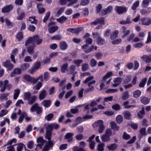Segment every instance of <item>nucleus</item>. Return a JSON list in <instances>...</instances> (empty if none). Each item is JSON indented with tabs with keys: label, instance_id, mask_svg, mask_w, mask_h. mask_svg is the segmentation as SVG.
I'll list each match as a JSON object with an SVG mask.
<instances>
[{
	"label": "nucleus",
	"instance_id": "nucleus-14",
	"mask_svg": "<svg viewBox=\"0 0 151 151\" xmlns=\"http://www.w3.org/2000/svg\"><path fill=\"white\" fill-rule=\"evenodd\" d=\"M140 101L145 105L147 104L150 102V99L145 96H142L140 98Z\"/></svg>",
	"mask_w": 151,
	"mask_h": 151
},
{
	"label": "nucleus",
	"instance_id": "nucleus-9",
	"mask_svg": "<svg viewBox=\"0 0 151 151\" xmlns=\"http://www.w3.org/2000/svg\"><path fill=\"white\" fill-rule=\"evenodd\" d=\"M93 42V39L91 38H88L86 40V44L82 46V49L85 50L88 47V45H91Z\"/></svg>",
	"mask_w": 151,
	"mask_h": 151
},
{
	"label": "nucleus",
	"instance_id": "nucleus-42",
	"mask_svg": "<svg viewBox=\"0 0 151 151\" xmlns=\"http://www.w3.org/2000/svg\"><path fill=\"white\" fill-rule=\"evenodd\" d=\"M145 114V111L144 109L142 108L141 110L139 111L138 113L137 116L140 119H142L143 116Z\"/></svg>",
	"mask_w": 151,
	"mask_h": 151
},
{
	"label": "nucleus",
	"instance_id": "nucleus-50",
	"mask_svg": "<svg viewBox=\"0 0 151 151\" xmlns=\"http://www.w3.org/2000/svg\"><path fill=\"white\" fill-rule=\"evenodd\" d=\"M130 136L129 134H127L126 132H124L123 133L122 135V138L123 139L125 140H127L130 139Z\"/></svg>",
	"mask_w": 151,
	"mask_h": 151
},
{
	"label": "nucleus",
	"instance_id": "nucleus-7",
	"mask_svg": "<svg viewBox=\"0 0 151 151\" xmlns=\"http://www.w3.org/2000/svg\"><path fill=\"white\" fill-rule=\"evenodd\" d=\"M112 10V7L111 6H109L107 7L106 8L103 9L101 12V15L103 16L106 15L107 14L111 13Z\"/></svg>",
	"mask_w": 151,
	"mask_h": 151
},
{
	"label": "nucleus",
	"instance_id": "nucleus-33",
	"mask_svg": "<svg viewBox=\"0 0 151 151\" xmlns=\"http://www.w3.org/2000/svg\"><path fill=\"white\" fill-rule=\"evenodd\" d=\"M101 140L104 142H108L110 140V137L109 136L105 135L103 134L101 137Z\"/></svg>",
	"mask_w": 151,
	"mask_h": 151
},
{
	"label": "nucleus",
	"instance_id": "nucleus-64",
	"mask_svg": "<svg viewBox=\"0 0 151 151\" xmlns=\"http://www.w3.org/2000/svg\"><path fill=\"white\" fill-rule=\"evenodd\" d=\"M41 65V62L39 61H37L35 63L34 67L37 70L39 69Z\"/></svg>",
	"mask_w": 151,
	"mask_h": 151
},
{
	"label": "nucleus",
	"instance_id": "nucleus-59",
	"mask_svg": "<svg viewBox=\"0 0 151 151\" xmlns=\"http://www.w3.org/2000/svg\"><path fill=\"white\" fill-rule=\"evenodd\" d=\"M65 8L64 7H62L58 10L56 14L57 17H58L61 15L62 13L63 12Z\"/></svg>",
	"mask_w": 151,
	"mask_h": 151
},
{
	"label": "nucleus",
	"instance_id": "nucleus-8",
	"mask_svg": "<svg viewBox=\"0 0 151 151\" xmlns=\"http://www.w3.org/2000/svg\"><path fill=\"white\" fill-rule=\"evenodd\" d=\"M13 6L11 4L7 5L2 9L1 12L3 13H6L11 11L13 8Z\"/></svg>",
	"mask_w": 151,
	"mask_h": 151
},
{
	"label": "nucleus",
	"instance_id": "nucleus-40",
	"mask_svg": "<svg viewBox=\"0 0 151 151\" xmlns=\"http://www.w3.org/2000/svg\"><path fill=\"white\" fill-rule=\"evenodd\" d=\"M31 93L30 92H25L24 93V100L29 101L31 97Z\"/></svg>",
	"mask_w": 151,
	"mask_h": 151
},
{
	"label": "nucleus",
	"instance_id": "nucleus-39",
	"mask_svg": "<svg viewBox=\"0 0 151 151\" xmlns=\"http://www.w3.org/2000/svg\"><path fill=\"white\" fill-rule=\"evenodd\" d=\"M29 21L30 22L31 24H35L36 25L37 24L38 21L36 19V17L35 16L29 17Z\"/></svg>",
	"mask_w": 151,
	"mask_h": 151
},
{
	"label": "nucleus",
	"instance_id": "nucleus-11",
	"mask_svg": "<svg viewBox=\"0 0 151 151\" xmlns=\"http://www.w3.org/2000/svg\"><path fill=\"white\" fill-rule=\"evenodd\" d=\"M141 21L143 25L148 26L150 24L151 19L149 17L143 18L141 19Z\"/></svg>",
	"mask_w": 151,
	"mask_h": 151
},
{
	"label": "nucleus",
	"instance_id": "nucleus-51",
	"mask_svg": "<svg viewBox=\"0 0 151 151\" xmlns=\"http://www.w3.org/2000/svg\"><path fill=\"white\" fill-rule=\"evenodd\" d=\"M139 5V1L137 0L133 3L131 7L132 9L133 10H136Z\"/></svg>",
	"mask_w": 151,
	"mask_h": 151
},
{
	"label": "nucleus",
	"instance_id": "nucleus-2",
	"mask_svg": "<svg viewBox=\"0 0 151 151\" xmlns=\"http://www.w3.org/2000/svg\"><path fill=\"white\" fill-rule=\"evenodd\" d=\"M42 108L38 106L37 103H35L30 108V111L31 112L36 111L37 114H40L42 111Z\"/></svg>",
	"mask_w": 151,
	"mask_h": 151
},
{
	"label": "nucleus",
	"instance_id": "nucleus-43",
	"mask_svg": "<svg viewBox=\"0 0 151 151\" xmlns=\"http://www.w3.org/2000/svg\"><path fill=\"white\" fill-rule=\"evenodd\" d=\"M105 144L103 143H101L98 144L97 149L98 151H103L104 150V147Z\"/></svg>",
	"mask_w": 151,
	"mask_h": 151
},
{
	"label": "nucleus",
	"instance_id": "nucleus-63",
	"mask_svg": "<svg viewBox=\"0 0 151 151\" xmlns=\"http://www.w3.org/2000/svg\"><path fill=\"white\" fill-rule=\"evenodd\" d=\"M89 68V65L88 64H83L82 65V70L83 71L87 70Z\"/></svg>",
	"mask_w": 151,
	"mask_h": 151
},
{
	"label": "nucleus",
	"instance_id": "nucleus-21",
	"mask_svg": "<svg viewBox=\"0 0 151 151\" xmlns=\"http://www.w3.org/2000/svg\"><path fill=\"white\" fill-rule=\"evenodd\" d=\"M111 125V128L114 131H118L119 130V127L116 125V124L114 122L111 121L110 123Z\"/></svg>",
	"mask_w": 151,
	"mask_h": 151
},
{
	"label": "nucleus",
	"instance_id": "nucleus-17",
	"mask_svg": "<svg viewBox=\"0 0 151 151\" xmlns=\"http://www.w3.org/2000/svg\"><path fill=\"white\" fill-rule=\"evenodd\" d=\"M41 104L45 107L47 108L51 106V101L50 100H44L42 102Z\"/></svg>",
	"mask_w": 151,
	"mask_h": 151
},
{
	"label": "nucleus",
	"instance_id": "nucleus-29",
	"mask_svg": "<svg viewBox=\"0 0 151 151\" xmlns=\"http://www.w3.org/2000/svg\"><path fill=\"white\" fill-rule=\"evenodd\" d=\"M94 125L96 127H99L100 126L104 125V122L102 120H98L92 124V126L93 127Z\"/></svg>",
	"mask_w": 151,
	"mask_h": 151
},
{
	"label": "nucleus",
	"instance_id": "nucleus-47",
	"mask_svg": "<svg viewBox=\"0 0 151 151\" xmlns=\"http://www.w3.org/2000/svg\"><path fill=\"white\" fill-rule=\"evenodd\" d=\"M116 122L120 124L123 122V118L121 115H118L116 117Z\"/></svg>",
	"mask_w": 151,
	"mask_h": 151
},
{
	"label": "nucleus",
	"instance_id": "nucleus-55",
	"mask_svg": "<svg viewBox=\"0 0 151 151\" xmlns=\"http://www.w3.org/2000/svg\"><path fill=\"white\" fill-rule=\"evenodd\" d=\"M52 124L48 125L46 127V132H52L53 130V127Z\"/></svg>",
	"mask_w": 151,
	"mask_h": 151
},
{
	"label": "nucleus",
	"instance_id": "nucleus-6",
	"mask_svg": "<svg viewBox=\"0 0 151 151\" xmlns=\"http://www.w3.org/2000/svg\"><path fill=\"white\" fill-rule=\"evenodd\" d=\"M2 65L4 67L7 68L8 70H12L14 67L13 64L11 63L10 60H6L3 63Z\"/></svg>",
	"mask_w": 151,
	"mask_h": 151
},
{
	"label": "nucleus",
	"instance_id": "nucleus-46",
	"mask_svg": "<svg viewBox=\"0 0 151 151\" xmlns=\"http://www.w3.org/2000/svg\"><path fill=\"white\" fill-rule=\"evenodd\" d=\"M94 48L95 50H96L97 49V46H96L95 47H94V45H91V47L89 48L87 50H84V51L86 53H88L90 52L91 51H92Z\"/></svg>",
	"mask_w": 151,
	"mask_h": 151
},
{
	"label": "nucleus",
	"instance_id": "nucleus-31",
	"mask_svg": "<svg viewBox=\"0 0 151 151\" xmlns=\"http://www.w3.org/2000/svg\"><path fill=\"white\" fill-rule=\"evenodd\" d=\"M68 19V18L62 16L59 18L57 19V21L61 24H63Z\"/></svg>",
	"mask_w": 151,
	"mask_h": 151
},
{
	"label": "nucleus",
	"instance_id": "nucleus-57",
	"mask_svg": "<svg viewBox=\"0 0 151 151\" xmlns=\"http://www.w3.org/2000/svg\"><path fill=\"white\" fill-rule=\"evenodd\" d=\"M98 24H100L101 25H104V17H102L97 18V19Z\"/></svg>",
	"mask_w": 151,
	"mask_h": 151
},
{
	"label": "nucleus",
	"instance_id": "nucleus-13",
	"mask_svg": "<svg viewBox=\"0 0 151 151\" xmlns=\"http://www.w3.org/2000/svg\"><path fill=\"white\" fill-rule=\"evenodd\" d=\"M33 37V42H36L37 45H40L42 43V40L39 38V36L38 35H34Z\"/></svg>",
	"mask_w": 151,
	"mask_h": 151
},
{
	"label": "nucleus",
	"instance_id": "nucleus-62",
	"mask_svg": "<svg viewBox=\"0 0 151 151\" xmlns=\"http://www.w3.org/2000/svg\"><path fill=\"white\" fill-rule=\"evenodd\" d=\"M82 60L78 59L75 60L73 61V63L75 65H76V66L78 67L80 66V64L83 62Z\"/></svg>",
	"mask_w": 151,
	"mask_h": 151
},
{
	"label": "nucleus",
	"instance_id": "nucleus-49",
	"mask_svg": "<svg viewBox=\"0 0 151 151\" xmlns=\"http://www.w3.org/2000/svg\"><path fill=\"white\" fill-rule=\"evenodd\" d=\"M50 14V12L49 11L47 12L45 14V15L44 18L43 20V22L44 23H46V21L48 20Z\"/></svg>",
	"mask_w": 151,
	"mask_h": 151
},
{
	"label": "nucleus",
	"instance_id": "nucleus-20",
	"mask_svg": "<svg viewBox=\"0 0 151 151\" xmlns=\"http://www.w3.org/2000/svg\"><path fill=\"white\" fill-rule=\"evenodd\" d=\"M59 46L60 49L63 50H66L68 47L67 44L65 41L60 42V43Z\"/></svg>",
	"mask_w": 151,
	"mask_h": 151
},
{
	"label": "nucleus",
	"instance_id": "nucleus-25",
	"mask_svg": "<svg viewBox=\"0 0 151 151\" xmlns=\"http://www.w3.org/2000/svg\"><path fill=\"white\" fill-rule=\"evenodd\" d=\"M123 115L125 119L128 120L131 119V115L129 111H124L123 112Z\"/></svg>",
	"mask_w": 151,
	"mask_h": 151
},
{
	"label": "nucleus",
	"instance_id": "nucleus-4",
	"mask_svg": "<svg viewBox=\"0 0 151 151\" xmlns=\"http://www.w3.org/2000/svg\"><path fill=\"white\" fill-rule=\"evenodd\" d=\"M79 146L82 147L79 148L78 146H74L73 147V150L74 151H86L83 148L86 146V144L84 141L81 142L79 143Z\"/></svg>",
	"mask_w": 151,
	"mask_h": 151
},
{
	"label": "nucleus",
	"instance_id": "nucleus-15",
	"mask_svg": "<svg viewBox=\"0 0 151 151\" xmlns=\"http://www.w3.org/2000/svg\"><path fill=\"white\" fill-rule=\"evenodd\" d=\"M118 147V145L116 143H112L107 145V147L109 151H114Z\"/></svg>",
	"mask_w": 151,
	"mask_h": 151
},
{
	"label": "nucleus",
	"instance_id": "nucleus-45",
	"mask_svg": "<svg viewBox=\"0 0 151 151\" xmlns=\"http://www.w3.org/2000/svg\"><path fill=\"white\" fill-rule=\"evenodd\" d=\"M32 42H33V37H30L26 40L25 45V46H27L28 45L32 43Z\"/></svg>",
	"mask_w": 151,
	"mask_h": 151
},
{
	"label": "nucleus",
	"instance_id": "nucleus-5",
	"mask_svg": "<svg viewBox=\"0 0 151 151\" xmlns=\"http://www.w3.org/2000/svg\"><path fill=\"white\" fill-rule=\"evenodd\" d=\"M140 58L142 63L144 62L146 63H148L151 62V55H144Z\"/></svg>",
	"mask_w": 151,
	"mask_h": 151
},
{
	"label": "nucleus",
	"instance_id": "nucleus-52",
	"mask_svg": "<svg viewBox=\"0 0 151 151\" xmlns=\"http://www.w3.org/2000/svg\"><path fill=\"white\" fill-rule=\"evenodd\" d=\"M54 115L52 113H50L47 115L45 117V119L48 121H50L53 118Z\"/></svg>",
	"mask_w": 151,
	"mask_h": 151
},
{
	"label": "nucleus",
	"instance_id": "nucleus-24",
	"mask_svg": "<svg viewBox=\"0 0 151 151\" xmlns=\"http://www.w3.org/2000/svg\"><path fill=\"white\" fill-rule=\"evenodd\" d=\"M35 46V44L31 45L29 46L27 48V51L29 54L32 55L34 52V48Z\"/></svg>",
	"mask_w": 151,
	"mask_h": 151
},
{
	"label": "nucleus",
	"instance_id": "nucleus-54",
	"mask_svg": "<svg viewBox=\"0 0 151 151\" xmlns=\"http://www.w3.org/2000/svg\"><path fill=\"white\" fill-rule=\"evenodd\" d=\"M36 99V96L34 95L31 97V100L28 101V104L29 105H32L35 102Z\"/></svg>",
	"mask_w": 151,
	"mask_h": 151
},
{
	"label": "nucleus",
	"instance_id": "nucleus-30",
	"mask_svg": "<svg viewBox=\"0 0 151 151\" xmlns=\"http://www.w3.org/2000/svg\"><path fill=\"white\" fill-rule=\"evenodd\" d=\"M142 92L139 90H136L134 91L133 93V96L134 98L139 97L141 94Z\"/></svg>",
	"mask_w": 151,
	"mask_h": 151
},
{
	"label": "nucleus",
	"instance_id": "nucleus-19",
	"mask_svg": "<svg viewBox=\"0 0 151 151\" xmlns=\"http://www.w3.org/2000/svg\"><path fill=\"white\" fill-rule=\"evenodd\" d=\"M73 134L71 133H67L65 135V138L67 140V141L68 142H70L72 141L73 138L72 137Z\"/></svg>",
	"mask_w": 151,
	"mask_h": 151
},
{
	"label": "nucleus",
	"instance_id": "nucleus-44",
	"mask_svg": "<svg viewBox=\"0 0 151 151\" xmlns=\"http://www.w3.org/2000/svg\"><path fill=\"white\" fill-rule=\"evenodd\" d=\"M131 23L130 19L127 17L126 20H123L120 22L119 23L121 24H126Z\"/></svg>",
	"mask_w": 151,
	"mask_h": 151
},
{
	"label": "nucleus",
	"instance_id": "nucleus-61",
	"mask_svg": "<svg viewBox=\"0 0 151 151\" xmlns=\"http://www.w3.org/2000/svg\"><path fill=\"white\" fill-rule=\"evenodd\" d=\"M151 1V0H143L142 2L143 5L145 7H147L149 3Z\"/></svg>",
	"mask_w": 151,
	"mask_h": 151
},
{
	"label": "nucleus",
	"instance_id": "nucleus-34",
	"mask_svg": "<svg viewBox=\"0 0 151 151\" xmlns=\"http://www.w3.org/2000/svg\"><path fill=\"white\" fill-rule=\"evenodd\" d=\"M131 79L132 77L131 76L127 75L124 78L123 83L124 84H126L129 83L131 81Z\"/></svg>",
	"mask_w": 151,
	"mask_h": 151
},
{
	"label": "nucleus",
	"instance_id": "nucleus-56",
	"mask_svg": "<svg viewBox=\"0 0 151 151\" xmlns=\"http://www.w3.org/2000/svg\"><path fill=\"white\" fill-rule=\"evenodd\" d=\"M83 122L82 118L81 117H78L76 118V123L74 124V126H76L79 124Z\"/></svg>",
	"mask_w": 151,
	"mask_h": 151
},
{
	"label": "nucleus",
	"instance_id": "nucleus-27",
	"mask_svg": "<svg viewBox=\"0 0 151 151\" xmlns=\"http://www.w3.org/2000/svg\"><path fill=\"white\" fill-rule=\"evenodd\" d=\"M127 125L130 126L134 130H137L138 127V124L137 123H135L132 121L129 122L128 124Z\"/></svg>",
	"mask_w": 151,
	"mask_h": 151
},
{
	"label": "nucleus",
	"instance_id": "nucleus-3",
	"mask_svg": "<svg viewBox=\"0 0 151 151\" xmlns=\"http://www.w3.org/2000/svg\"><path fill=\"white\" fill-rule=\"evenodd\" d=\"M115 11L119 14H122L126 13L127 11V7L123 6L116 5L115 7Z\"/></svg>",
	"mask_w": 151,
	"mask_h": 151
},
{
	"label": "nucleus",
	"instance_id": "nucleus-58",
	"mask_svg": "<svg viewBox=\"0 0 151 151\" xmlns=\"http://www.w3.org/2000/svg\"><path fill=\"white\" fill-rule=\"evenodd\" d=\"M62 37V36L60 35H56L52 37L51 40H60L61 39Z\"/></svg>",
	"mask_w": 151,
	"mask_h": 151
},
{
	"label": "nucleus",
	"instance_id": "nucleus-36",
	"mask_svg": "<svg viewBox=\"0 0 151 151\" xmlns=\"http://www.w3.org/2000/svg\"><path fill=\"white\" fill-rule=\"evenodd\" d=\"M30 66V64L29 63H26L22 64L21 66V68L22 71L26 70Z\"/></svg>",
	"mask_w": 151,
	"mask_h": 151
},
{
	"label": "nucleus",
	"instance_id": "nucleus-32",
	"mask_svg": "<svg viewBox=\"0 0 151 151\" xmlns=\"http://www.w3.org/2000/svg\"><path fill=\"white\" fill-rule=\"evenodd\" d=\"M58 26H52L48 28V31L50 33H52L55 32L58 29Z\"/></svg>",
	"mask_w": 151,
	"mask_h": 151
},
{
	"label": "nucleus",
	"instance_id": "nucleus-53",
	"mask_svg": "<svg viewBox=\"0 0 151 151\" xmlns=\"http://www.w3.org/2000/svg\"><path fill=\"white\" fill-rule=\"evenodd\" d=\"M97 63L96 60L94 58H92L91 60L89 65L91 67H95Z\"/></svg>",
	"mask_w": 151,
	"mask_h": 151
},
{
	"label": "nucleus",
	"instance_id": "nucleus-18",
	"mask_svg": "<svg viewBox=\"0 0 151 151\" xmlns=\"http://www.w3.org/2000/svg\"><path fill=\"white\" fill-rule=\"evenodd\" d=\"M47 95V92L45 89H43L40 92L39 95V99L40 100H42L44 99Z\"/></svg>",
	"mask_w": 151,
	"mask_h": 151
},
{
	"label": "nucleus",
	"instance_id": "nucleus-1",
	"mask_svg": "<svg viewBox=\"0 0 151 151\" xmlns=\"http://www.w3.org/2000/svg\"><path fill=\"white\" fill-rule=\"evenodd\" d=\"M24 79L27 81L30 82L35 84L38 80H40L43 81L42 75L39 76L37 79L34 77H32L29 75H25L24 76Z\"/></svg>",
	"mask_w": 151,
	"mask_h": 151
},
{
	"label": "nucleus",
	"instance_id": "nucleus-16",
	"mask_svg": "<svg viewBox=\"0 0 151 151\" xmlns=\"http://www.w3.org/2000/svg\"><path fill=\"white\" fill-rule=\"evenodd\" d=\"M121 29L122 33L124 34L122 36V39H124L129 34L130 31L129 30H127L126 31V28L125 26H122Z\"/></svg>",
	"mask_w": 151,
	"mask_h": 151
},
{
	"label": "nucleus",
	"instance_id": "nucleus-28",
	"mask_svg": "<svg viewBox=\"0 0 151 151\" xmlns=\"http://www.w3.org/2000/svg\"><path fill=\"white\" fill-rule=\"evenodd\" d=\"M96 42L99 45H102L105 43V39L101 36L99 37L96 39Z\"/></svg>",
	"mask_w": 151,
	"mask_h": 151
},
{
	"label": "nucleus",
	"instance_id": "nucleus-48",
	"mask_svg": "<svg viewBox=\"0 0 151 151\" xmlns=\"http://www.w3.org/2000/svg\"><path fill=\"white\" fill-rule=\"evenodd\" d=\"M129 97V93L127 91L124 92L122 94V99L123 100H126Z\"/></svg>",
	"mask_w": 151,
	"mask_h": 151
},
{
	"label": "nucleus",
	"instance_id": "nucleus-23",
	"mask_svg": "<svg viewBox=\"0 0 151 151\" xmlns=\"http://www.w3.org/2000/svg\"><path fill=\"white\" fill-rule=\"evenodd\" d=\"M27 113L25 111H23L21 115L20 116L18 122L19 123H21L23 122L24 117L27 116Z\"/></svg>",
	"mask_w": 151,
	"mask_h": 151
},
{
	"label": "nucleus",
	"instance_id": "nucleus-22",
	"mask_svg": "<svg viewBox=\"0 0 151 151\" xmlns=\"http://www.w3.org/2000/svg\"><path fill=\"white\" fill-rule=\"evenodd\" d=\"M23 34L22 32L20 31L17 34L16 38L18 40V42L21 41L23 38Z\"/></svg>",
	"mask_w": 151,
	"mask_h": 151
},
{
	"label": "nucleus",
	"instance_id": "nucleus-10",
	"mask_svg": "<svg viewBox=\"0 0 151 151\" xmlns=\"http://www.w3.org/2000/svg\"><path fill=\"white\" fill-rule=\"evenodd\" d=\"M22 69L19 68H15L13 71L10 74V76L13 77L15 76V74L20 75L22 73Z\"/></svg>",
	"mask_w": 151,
	"mask_h": 151
},
{
	"label": "nucleus",
	"instance_id": "nucleus-38",
	"mask_svg": "<svg viewBox=\"0 0 151 151\" xmlns=\"http://www.w3.org/2000/svg\"><path fill=\"white\" fill-rule=\"evenodd\" d=\"M20 93V90L18 88L16 89L14 91L13 99L14 100L17 99L19 96Z\"/></svg>",
	"mask_w": 151,
	"mask_h": 151
},
{
	"label": "nucleus",
	"instance_id": "nucleus-41",
	"mask_svg": "<svg viewBox=\"0 0 151 151\" xmlns=\"http://www.w3.org/2000/svg\"><path fill=\"white\" fill-rule=\"evenodd\" d=\"M147 81V78H146L143 79L139 85V86L140 88H143L145 86Z\"/></svg>",
	"mask_w": 151,
	"mask_h": 151
},
{
	"label": "nucleus",
	"instance_id": "nucleus-26",
	"mask_svg": "<svg viewBox=\"0 0 151 151\" xmlns=\"http://www.w3.org/2000/svg\"><path fill=\"white\" fill-rule=\"evenodd\" d=\"M119 32L118 30H115L111 35L110 38L111 40H113L117 37Z\"/></svg>",
	"mask_w": 151,
	"mask_h": 151
},
{
	"label": "nucleus",
	"instance_id": "nucleus-35",
	"mask_svg": "<svg viewBox=\"0 0 151 151\" xmlns=\"http://www.w3.org/2000/svg\"><path fill=\"white\" fill-rule=\"evenodd\" d=\"M16 145H17V151H22L23 148L24 147L25 148L26 147L22 143H19L14 145V146H15Z\"/></svg>",
	"mask_w": 151,
	"mask_h": 151
},
{
	"label": "nucleus",
	"instance_id": "nucleus-12",
	"mask_svg": "<svg viewBox=\"0 0 151 151\" xmlns=\"http://www.w3.org/2000/svg\"><path fill=\"white\" fill-rule=\"evenodd\" d=\"M122 78H121L118 77L114 78L113 81L115 83L113 84L112 86L116 87L120 85L121 83Z\"/></svg>",
	"mask_w": 151,
	"mask_h": 151
},
{
	"label": "nucleus",
	"instance_id": "nucleus-37",
	"mask_svg": "<svg viewBox=\"0 0 151 151\" xmlns=\"http://www.w3.org/2000/svg\"><path fill=\"white\" fill-rule=\"evenodd\" d=\"M68 67V63H65L61 67V71L62 73H64L66 72Z\"/></svg>",
	"mask_w": 151,
	"mask_h": 151
},
{
	"label": "nucleus",
	"instance_id": "nucleus-60",
	"mask_svg": "<svg viewBox=\"0 0 151 151\" xmlns=\"http://www.w3.org/2000/svg\"><path fill=\"white\" fill-rule=\"evenodd\" d=\"M122 41V40L121 39L119 38L113 40L111 43L112 44L114 45L119 44Z\"/></svg>",
	"mask_w": 151,
	"mask_h": 151
}]
</instances>
